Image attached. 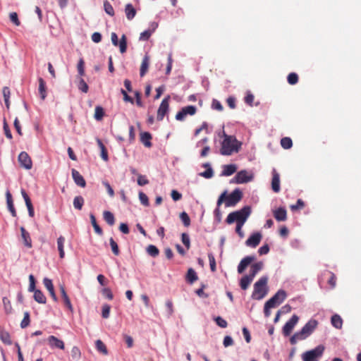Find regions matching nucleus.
<instances>
[{
  "label": "nucleus",
  "instance_id": "obj_15",
  "mask_svg": "<svg viewBox=\"0 0 361 361\" xmlns=\"http://www.w3.org/2000/svg\"><path fill=\"white\" fill-rule=\"evenodd\" d=\"M262 235L259 232L254 233L245 241L248 247H256L260 243Z\"/></svg>",
  "mask_w": 361,
  "mask_h": 361
},
{
  "label": "nucleus",
  "instance_id": "obj_43",
  "mask_svg": "<svg viewBox=\"0 0 361 361\" xmlns=\"http://www.w3.org/2000/svg\"><path fill=\"white\" fill-rule=\"evenodd\" d=\"M104 116V111L102 106H97L95 107L94 110V118L97 121H101Z\"/></svg>",
  "mask_w": 361,
  "mask_h": 361
},
{
  "label": "nucleus",
  "instance_id": "obj_48",
  "mask_svg": "<svg viewBox=\"0 0 361 361\" xmlns=\"http://www.w3.org/2000/svg\"><path fill=\"white\" fill-rule=\"evenodd\" d=\"M180 219L185 227H188L190 225V219L185 212L180 214Z\"/></svg>",
  "mask_w": 361,
  "mask_h": 361
},
{
  "label": "nucleus",
  "instance_id": "obj_34",
  "mask_svg": "<svg viewBox=\"0 0 361 361\" xmlns=\"http://www.w3.org/2000/svg\"><path fill=\"white\" fill-rule=\"evenodd\" d=\"M0 339L6 345L12 344L9 333L1 328L0 329Z\"/></svg>",
  "mask_w": 361,
  "mask_h": 361
},
{
  "label": "nucleus",
  "instance_id": "obj_26",
  "mask_svg": "<svg viewBox=\"0 0 361 361\" xmlns=\"http://www.w3.org/2000/svg\"><path fill=\"white\" fill-rule=\"evenodd\" d=\"M6 202H7V205H8V209L9 212H11V215L13 217H16L17 214H16V211L14 208L12 195H11V192L9 191H7L6 193Z\"/></svg>",
  "mask_w": 361,
  "mask_h": 361
},
{
  "label": "nucleus",
  "instance_id": "obj_60",
  "mask_svg": "<svg viewBox=\"0 0 361 361\" xmlns=\"http://www.w3.org/2000/svg\"><path fill=\"white\" fill-rule=\"evenodd\" d=\"M152 32H153L152 30H149L142 32L140 35V40H142V41L148 40L149 39L150 36L152 35Z\"/></svg>",
  "mask_w": 361,
  "mask_h": 361
},
{
  "label": "nucleus",
  "instance_id": "obj_49",
  "mask_svg": "<svg viewBox=\"0 0 361 361\" xmlns=\"http://www.w3.org/2000/svg\"><path fill=\"white\" fill-rule=\"evenodd\" d=\"M2 301H3L5 312L6 314H10L12 311V306H11V301L6 297L3 298Z\"/></svg>",
  "mask_w": 361,
  "mask_h": 361
},
{
  "label": "nucleus",
  "instance_id": "obj_11",
  "mask_svg": "<svg viewBox=\"0 0 361 361\" xmlns=\"http://www.w3.org/2000/svg\"><path fill=\"white\" fill-rule=\"evenodd\" d=\"M197 111V108L195 106H187L181 109L176 115V119L178 121H183L188 115L193 116Z\"/></svg>",
  "mask_w": 361,
  "mask_h": 361
},
{
  "label": "nucleus",
  "instance_id": "obj_18",
  "mask_svg": "<svg viewBox=\"0 0 361 361\" xmlns=\"http://www.w3.org/2000/svg\"><path fill=\"white\" fill-rule=\"evenodd\" d=\"M21 195L25 200L26 207L28 210V214L30 217H33L35 215L34 207L32 206L31 200L25 190H21Z\"/></svg>",
  "mask_w": 361,
  "mask_h": 361
},
{
  "label": "nucleus",
  "instance_id": "obj_21",
  "mask_svg": "<svg viewBox=\"0 0 361 361\" xmlns=\"http://www.w3.org/2000/svg\"><path fill=\"white\" fill-rule=\"evenodd\" d=\"M72 177L75 183L80 187L85 188L86 182L82 176L75 169H72Z\"/></svg>",
  "mask_w": 361,
  "mask_h": 361
},
{
  "label": "nucleus",
  "instance_id": "obj_41",
  "mask_svg": "<svg viewBox=\"0 0 361 361\" xmlns=\"http://www.w3.org/2000/svg\"><path fill=\"white\" fill-rule=\"evenodd\" d=\"M85 200L82 196H76L73 200V206L76 209L81 210Z\"/></svg>",
  "mask_w": 361,
  "mask_h": 361
},
{
  "label": "nucleus",
  "instance_id": "obj_36",
  "mask_svg": "<svg viewBox=\"0 0 361 361\" xmlns=\"http://www.w3.org/2000/svg\"><path fill=\"white\" fill-rule=\"evenodd\" d=\"M34 299L36 302L41 304H45L47 299L44 293L39 290H35L34 291Z\"/></svg>",
  "mask_w": 361,
  "mask_h": 361
},
{
  "label": "nucleus",
  "instance_id": "obj_35",
  "mask_svg": "<svg viewBox=\"0 0 361 361\" xmlns=\"http://www.w3.org/2000/svg\"><path fill=\"white\" fill-rule=\"evenodd\" d=\"M331 323L335 328L341 329L343 326V319L338 314H334L331 317Z\"/></svg>",
  "mask_w": 361,
  "mask_h": 361
},
{
  "label": "nucleus",
  "instance_id": "obj_10",
  "mask_svg": "<svg viewBox=\"0 0 361 361\" xmlns=\"http://www.w3.org/2000/svg\"><path fill=\"white\" fill-rule=\"evenodd\" d=\"M170 96L166 97L161 102L157 111V119L161 121L169 111Z\"/></svg>",
  "mask_w": 361,
  "mask_h": 361
},
{
  "label": "nucleus",
  "instance_id": "obj_64",
  "mask_svg": "<svg viewBox=\"0 0 361 361\" xmlns=\"http://www.w3.org/2000/svg\"><path fill=\"white\" fill-rule=\"evenodd\" d=\"M149 183V180L147 178L142 175H139L137 177V184L139 185L143 186Z\"/></svg>",
  "mask_w": 361,
  "mask_h": 361
},
{
  "label": "nucleus",
  "instance_id": "obj_16",
  "mask_svg": "<svg viewBox=\"0 0 361 361\" xmlns=\"http://www.w3.org/2000/svg\"><path fill=\"white\" fill-rule=\"evenodd\" d=\"M255 260V256H247L244 257L238 266V272L242 274L247 266Z\"/></svg>",
  "mask_w": 361,
  "mask_h": 361
},
{
  "label": "nucleus",
  "instance_id": "obj_52",
  "mask_svg": "<svg viewBox=\"0 0 361 361\" xmlns=\"http://www.w3.org/2000/svg\"><path fill=\"white\" fill-rule=\"evenodd\" d=\"M109 243H110V245H111V250H112L113 253L116 256H118L120 254V251H119V248H118V244L116 243V242L112 238H111L109 239Z\"/></svg>",
  "mask_w": 361,
  "mask_h": 361
},
{
  "label": "nucleus",
  "instance_id": "obj_20",
  "mask_svg": "<svg viewBox=\"0 0 361 361\" xmlns=\"http://www.w3.org/2000/svg\"><path fill=\"white\" fill-rule=\"evenodd\" d=\"M273 215L278 221H284L287 219V212L283 207H279L274 210Z\"/></svg>",
  "mask_w": 361,
  "mask_h": 361
},
{
  "label": "nucleus",
  "instance_id": "obj_17",
  "mask_svg": "<svg viewBox=\"0 0 361 361\" xmlns=\"http://www.w3.org/2000/svg\"><path fill=\"white\" fill-rule=\"evenodd\" d=\"M271 189L276 193L280 191V176L275 169L272 170Z\"/></svg>",
  "mask_w": 361,
  "mask_h": 361
},
{
  "label": "nucleus",
  "instance_id": "obj_54",
  "mask_svg": "<svg viewBox=\"0 0 361 361\" xmlns=\"http://www.w3.org/2000/svg\"><path fill=\"white\" fill-rule=\"evenodd\" d=\"M287 80L290 85H295L298 82V75L295 73H290Z\"/></svg>",
  "mask_w": 361,
  "mask_h": 361
},
{
  "label": "nucleus",
  "instance_id": "obj_32",
  "mask_svg": "<svg viewBox=\"0 0 361 361\" xmlns=\"http://www.w3.org/2000/svg\"><path fill=\"white\" fill-rule=\"evenodd\" d=\"M237 170V167L235 164H228L224 166V170L222 171V176H229L233 174Z\"/></svg>",
  "mask_w": 361,
  "mask_h": 361
},
{
  "label": "nucleus",
  "instance_id": "obj_23",
  "mask_svg": "<svg viewBox=\"0 0 361 361\" xmlns=\"http://www.w3.org/2000/svg\"><path fill=\"white\" fill-rule=\"evenodd\" d=\"M322 278H327L328 279V283L329 284V286L331 288H334L336 287V275L329 271H325L322 275Z\"/></svg>",
  "mask_w": 361,
  "mask_h": 361
},
{
  "label": "nucleus",
  "instance_id": "obj_55",
  "mask_svg": "<svg viewBox=\"0 0 361 361\" xmlns=\"http://www.w3.org/2000/svg\"><path fill=\"white\" fill-rule=\"evenodd\" d=\"M208 259L209 262L211 271L214 272L216 271V260L212 253L208 254Z\"/></svg>",
  "mask_w": 361,
  "mask_h": 361
},
{
  "label": "nucleus",
  "instance_id": "obj_46",
  "mask_svg": "<svg viewBox=\"0 0 361 361\" xmlns=\"http://www.w3.org/2000/svg\"><path fill=\"white\" fill-rule=\"evenodd\" d=\"M78 87L80 91H82L84 93H87L89 90L87 84L85 82V81L82 77H79Z\"/></svg>",
  "mask_w": 361,
  "mask_h": 361
},
{
  "label": "nucleus",
  "instance_id": "obj_31",
  "mask_svg": "<svg viewBox=\"0 0 361 361\" xmlns=\"http://www.w3.org/2000/svg\"><path fill=\"white\" fill-rule=\"evenodd\" d=\"M125 13L128 20H131L136 15V10L131 4H128L125 8Z\"/></svg>",
  "mask_w": 361,
  "mask_h": 361
},
{
  "label": "nucleus",
  "instance_id": "obj_13",
  "mask_svg": "<svg viewBox=\"0 0 361 361\" xmlns=\"http://www.w3.org/2000/svg\"><path fill=\"white\" fill-rule=\"evenodd\" d=\"M18 161L20 166L26 169H30L32 166L31 158L25 152L20 153L18 155Z\"/></svg>",
  "mask_w": 361,
  "mask_h": 361
},
{
  "label": "nucleus",
  "instance_id": "obj_63",
  "mask_svg": "<svg viewBox=\"0 0 361 361\" xmlns=\"http://www.w3.org/2000/svg\"><path fill=\"white\" fill-rule=\"evenodd\" d=\"M200 176L205 178H211L214 176V171L211 167H209L205 171L201 173Z\"/></svg>",
  "mask_w": 361,
  "mask_h": 361
},
{
  "label": "nucleus",
  "instance_id": "obj_33",
  "mask_svg": "<svg viewBox=\"0 0 361 361\" xmlns=\"http://www.w3.org/2000/svg\"><path fill=\"white\" fill-rule=\"evenodd\" d=\"M262 267L263 263L262 262H258L252 264L249 275L254 279L256 274L262 269Z\"/></svg>",
  "mask_w": 361,
  "mask_h": 361
},
{
  "label": "nucleus",
  "instance_id": "obj_56",
  "mask_svg": "<svg viewBox=\"0 0 361 361\" xmlns=\"http://www.w3.org/2000/svg\"><path fill=\"white\" fill-rule=\"evenodd\" d=\"M111 307L110 305L105 304L102 306V316L103 318L106 319L109 317Z\"/></svg>",
  "mask_w": 361,
  "mask_h": 361
},
{
  "label": "nucleus",
  "instance_id": "obj_58",
  "mask_svg": "<svg viewBox=\"0 0 361 361\" xmlns=\"http://www.w3.org/2000/svg\"><path fill=\"white\" fill-rule=\"evenodd\" d=\"M305 207V203L301 199H298L295 204L290 206V209L295 211L297 209H302Z\"/></svg>",
  "mask_w": 361,
  "mask_h": 361
},
{
  "label": "nucleus",
  "instance_id": "obj_2",
  "mask_svg": "<svg viewBox=\"0 0 361 361\" xmlns=\"http://www.w3.org/2000/svg\"><path fill=\"white\" fill-rule=\"evenodd\" d=\"M319 323L316 319H311L298 332L295 333L290 338L292 345L296 344L299 341H303L308 338L317 329Z\"/></svg>",
  "mask_w": 361,
  "mask_h": 361
},
{
  "label": "nucleus",
  "instance_id": "obj_28",
  "mask_svg": "<svg viewBox=\"0 0 361 361\" xmlns=\"http://www.w3.org/2000/svg\"><path fill=\"white\" fill-rule=\"evenodd\" d=\"M152 135L148 132H144L140 134V141L147 147H152Z\"/></svg>",
  "mask_w": 361,
  "mask_h": 361
},
{
  "label": "nucleus",
  "instance_id": "obj_6",
  "mask_svg": "<svg viewBox=\"0 0 361 361\" xmlns=\"http://www.w3.org/2000/svg\"><path fill=\"white\" fill-rule=\"evenodd\" d=\"M324 350V346L317 345L315 348L306 351L302 355V361H317V358L322 355Z\"/></svg>",
  "mask_w": 361,
  "mask_h": 361
},
{
  "label": "nucleus",
  "instance_id": "obj_1",
  "mask_svg": "<svg viewBox=\"0 0 361 361\" xmlns=\"http://www.w3.org/2000/svg\"><path fill=\"white\" fill-rule=\"evenodd\" d=\"M242 198L243 192L239 188L235 189L230 195H227V191L225 190L219 197L216 204L217 207H219L222 203L224 202L225 206L227 207H233L237 204V203H238L242 200ZM215 213H219V208L215 209Z\"/></svg>",
  "mask_w": 361,
  "mask_h": 361
},
{
  "label": "nucleus",
  "instance_id": "obj_50",
  "mask_svg": "<svg viewBox=\"0 0 361 361\" xmlns=\"http://www.w3.org/2000/svg\"><path fill=\"white\" fill-rule=\"evenodd\" d=\"M104 8L105 12L111 16H114V10L111 4L108 1H104Z\"/></svg>",
  "mask_w": 361,
  "mask_h": 361
},
{
  "label": "nucleus",
  "instance_id": "obj_4",
  "mask_svg": "<svg viewBox=\"0 0 361 361\" xmlns=\"http://www.w3.org/2000/svg\"><path fill=\"white\" fill-rule=\"evenodd\" d=\"M250 214V208L249 207H244L240 210L230 213L226 221L228 224H231L235 221L236 225H244Z\"/></svg>",
  "mask_w": 361,
  "mask_h": 361
},
{
  "label": "nucleus",
  "instance_id": "obj_61",
  "mask_svg": "<svg viewBox=\"0 0 361 361\" xmlns=\"http://www.w3.org/2000/svg\"><path fill=\"white\" fill-rule=\"evenodd\" d=\"M139 199L141 203L145 206H149V200L146 194L142 192H139Z\"/></svg>",
  "mask_w": 361,
  "mask_h": 361
},
{
  "label": "nucleus",
  "instance_id": "obj_5",
  "mask_svg": "<svg viewBox=\"0 0 361 361\" xmlns=\"http://www.w3.org/2000/svg\"><path fill=\"white\" fill-rule=\"evenodd\" d=\"M267 277L262 276L254 284V290L252 294L253 299L261 300L267 295Z\"/></svg>",
  "mask_w": 361,
  "mask_h": 361
},
{
  "label": "nucleus",
  "instance_id": "obj_37",
  "mask_svg": "<svg viewBox=\"0 0 361 361\" xmlns=\"http://www.w3.org/2000/svg\"><path fill=\"white\" fill-rule=\"evenodd\" d=\"M197 279H198V277H197V275L195 271L193 269L190 268L188 270V272L186 274L187 281L190 283H193L195 281H196L197 280Z\"/></svg>",
  "mask_w": 361,
  "mask_h": 361
},
{
  "label": "nucleus",
  "instance_id": "obj_24",
  "mask_svg": "<svg viewBox=\"0 0 361 361\" xmlns=\"http://www.w3.org/2000/svg\"><path fill=\"white\" fill-rule=\"evenodd\" d=\"M60 291H61V293L62 298L63 300L64 305L71 311V312L73 313V307L72 306V304L71 302L69 297L68 296L63 286H60Z\"/></svg>",
  "mask_w": 361,
  "mask_h": 361
},
{
  "label": "nucleus",
  "instance_id": "obj_3",
  "mask_svg": "<svg viewBox=\"0 0 361 361\" xmlns=\"http://www.w3.org/2000/svg\"><path fill=\"white\" fill-rule=\"evenodd\" d=\"M241 143L234 136L227 135L224 133V139L221 143L220 152L222 155H231L233 152H238Z\"/></svg>",
  "mask_w": 361,
  "mask_h": 361
},
{
  "label": "nucleus",
  "instance_id": "obj_39",
  "mask_svg": "<svg viewBox=\"0 0 361 361\" xmlns=\"http://www.w3.org/2000/svg\"><path fill=\"white\" fill-rule=\"evenodd\" d=\"M82 355L81 351L78 346H73L71 350V356L73 360L78 361Z\"/></svg>",
  "mask_w": 361,
  "mask_h": 361
},
{
  "label": "nucleus",
  "instance_id": "obj_29",
  "mask_svg": "<svg viewBox=\"0 0 361 361\" xmlns=\"http://www.w3.org/2000/svg\"><path fill=\"white\" fill-rule=\"evenodd\" d=\"M64 243L65 238L62 235H60L57 239V249L59 250V257L61 259H63L65 257Z\"/></svg>",
  "mask_w": 361,
  "mask_h": 361
},
{
  "label": "nucleus",
  "instance_id": "obj_12",
  "mask_svg": "<svg viewBox=\"0 0 361 361\" xmlns=\"http://www.w3.org/2000/svg\"><path fill=\"white\" fill-rule=\"evenodd\" d=\"M299 317L294 314L291 318L285 324L283 327V334L285 336H288L290 334L295 326L298 324Z\"/></svg>",
  "mask_w": 361,
  "mask_h": 361
},
{
  "label": "nucleus",
  "instance_id": "obj_47",
  "mask_svg": "<svg viewBox=\"0 0 361 361\" xmlns=\"http://www.w3.org/2000/svg\"><path fill=\"white\" fill-rule=\"evenodd\" d=\"M147 252L150 256L153 257L158 256L159 254V249L155 245H149L147 247Z\"/></svg>",
  "mask_w": 361,
  "mask_h": 361
},
{
  "label": "nucleus",
  "instance_id": "obj_51",
  "mask_svg": "<svg viewBox=\"0 0 361 361\" xmlns=\"http://www.w3.org/2000/svg\"><path fill=\"white\" fill-rule=\"evenodd\" d=\"M77 68L79 77L83 76L85 75V61L82 58L80 59L78 63Z\"/></svg>",
  "mask_w": 361,
  "mask_h": 361
},
{
  "label": "nucleus",
  "instance_id": "obj_9",
  "mask_svg": "<svg viewBox=\"0 0 361 361\" xmlns=\"http://www.w3.org/2000/svg\"><path fill=\"white\" fill-rule=\"evenodd\" d=\"M252 176H250L247 171L242 170L236 173L233 178L230 180L231 183L242 184L252 180Z\"/></svg>",
  "mask_w": 361,
  "mask_h": 361
},
{
  "label": "nucleus",
  "instance_id": "obj_27",
  "mask_svg": "<svg viewBox=\"0 0 361 361\" xmlns=\"http://www.w3.org/2000/svg\"><path fill=\"white\" fill-rule=\"evenodd\" d=\"M39 93L40 94V97L42 100H44L47 97V87L46 82L42 78H39Z\"/></svg>",
  "mask_w": 361,
  "mask_h": 361
},
{
  "label": "nucleus",
  "instance_id": "obj_7",
  "mask_svg": "<svg viewBox=\"0 0 361 361\" xmlns=\"http://www.w3.org/2000/svg\"><path fill=\"white\" fill-rule=\"evenodd\" d=\"M286 298V293L283 290H279L276 293L266 302L267 306L273 308L281 304Z\"/></svg>",
  "mask_w": 361,
  "mask_h": 361
},
{
  "label": "nucleus",
  "instance_id": "obj_44",
  "mask_svg": "<svg viewBox=\"0 0 361 361\" xmlns=\"http://www.w3.org/2000/svg\"><path fill=\"white\" fill-rule=\"evenodd\" d=\"M90 219H91L92 225L94 229V231L99 235H102V233H103L102 229L97 224L96 218L93 214H90Z\"/></svg>",
  "mask_w": 361,
  "mask_h": 361
},
{
  "label": "nucleus",
  "instance_id": "obj_57",
  "mask_svg": "<svg viewBox=\"0 0 361 361\" xmlns=\"http://www.w3.org/2000/svg\"><path fill=\"white\" fill-rule=\"evenodd\" d=\"M181 240H182V243H183V245L188 250L190 248V238H189L188 235L185 233H182V235H181Z\"/></svg>",
  "mask_w": 361,
  "mask_h": 361
},
{
  "label": "nucleus",
  "instance_id": "obj_22",
  "mask_svg": "<svg viewBox=\"0 0 361 361\" xmlns=\"http://www.w3.org/2000/svg\"><path fill=\"white\" fill-rule=\"evenodd\" d=\"M43 283H44L45 288L49 291V293L51 297L52 298V299L55 302H56L58 299H57L56 295L55 293L54 285L52 283L51 280L49 279L45 278L43 280Z\"/></svg>",
  "mask_w": 361,
  "mask_h": 361
},
{
  "label": "nucleus",
  "instance_id": "obj_40",
  "mask_svg": "<svg viewBox=\"0 0 361 361\" xmlns=\"http://www.w3.org/2000/svg\"><path fill=\"white\" fill-rule=\"evenodd\" d=\"M97 144L101 149V157L102 158L103 160L108 161V152L104 145L99 139H97Z\"/></svg>",
  "mask_w": 361,
  "mask_h": 361
},
{
  "label": "nucleus",
  "instance_id": "obj_30",
  "mask_svg": "<svg viewBox=\"0 0 361 361\" xmlns=\"http://www.w3.org/2000/svg\"><path fill=\"white\" fill-rule=\"evenodd\" d=\"M253 278L250 276L249 274L243 276L240 281V286L243 290H246L248 288L249 286L253 281Z\"/></svg>",
  "mask_w": 361,
  "mask_h": 361
},
{
  "label": "nucleus",
  "instance_id": "obj_45",
  "mask_svg": "<svg viewBox=\"0 0 361 361\" xmlns=\"http://www.w3.org/2000/svg\"><path fill=\"white\" fill-rule=\"evenodd\" d=\"M281 145L283 149H288L293 145L292 140L288 137H283L281 140Z\"/></svg>",
  "mask_w": 361,
  "mask_h": 361
},
{
  "label": "nucleus",
  "instance_id": "obj_8",
  "mask_svg": "<svg viewBox=\"0 0 361 361\" xmlns=\"http://www.w3.org/2000/svg\"><path fill=\"white\" fill-rule=\"evenodd\" d=\"M111 39L114 46L119 47L121 53L123 54L127 50V39L125 35H123L118 41V35L116 32H111Z\"/></svg>",
  "mask_w": 361,
  "mask_h": 361
},
{
  "label": "nucleus",
  "instance_id": "obj_14",
  "mask_svg": "<svg viewBox=\"0 0 361 361\" xmlns=\"http://www.w3.org/2000/svg\"><path fill=\"white\" fill-rule=\"evenodd\" d=\"M47 342L51 348L65 349L64 342L54 336H49L47 338Z\"/></svg>",
  "mask_w": 361,
  "mask_h": 361
},
{
  "label": "nucleus",
  "instance_id": "obj_25",
  "mask_svg": "<svg viewBox=\"0 0 361 361\" xmlns=\"http://www.w3.org/2000/svg\"><path fill=\"white\" fill-rule=\"evenodd\" d=\"M150 58L148 55H145L142 61L140 75V77H143L147 72L149 66Z\"/></svg>",
  "mask_w": 361,
  "mask_h": 361
},
{
  "label": "nucleus",
  "instance_id": "obj_53",
  "mask_svg": "<svg viewBox=\"0 0 361 361\" xmlns=\"http://www.w3.org/2000/svg\"><path fill=\"white\" fill-rule=\"evenodd\" d=\"M30 313L28 312H24V317L20 323V327L24 329L30 325Z\"/></svg>",
  "mask_w": 361,
  "mask_h": 361
},
{
  "label": "nucleus",
  "instance_id": "obj_19",
  "mask_svg": "<svg viewBox=\"0 0 361 361\" xmlns=\"http://www.w3.org/2000/svg\"><path fill=\"white\" fill-rule=\"evenodd\" d=\"M20 230L24 245L27 248H31L32 247V243L30 233L23 226L20 227Z\"/></svg>",
  "mask_w": 361,
  "mask_h": 361
},
{
  "label": "nucleus",
  "instance_id": "obj_59",
  "mask_svg": "<svg viewBox=\"0 0 361 361\" xmlns=\"http://www.w3.org/2000/svg\"><path fill=\"white\" fill-rule=\"evenodd\" d=\"M11 21L14 23L16 26L20 25V22L18 19V14L16 12L11 13L9 15Z\"/></svg>",
  "mask_w": 361,
  "mask_h": 361
},
{
  "label": "nucleus",
  "instance_id": "obj_62",
  "mask_svg": "<svg viewBox=\"0 0 361 361\" xmlns=\"http://www.w3.org/2000/svg\"><path fill=\"white\" fill-rule=\"evenodd\" d=\"M215 322L216 324L221 328H226L228 326L227 322L221 317H216L215 318Z\"/></svg>",
  "mask_w": 361,
  "mask_h": 361
},
{
  "label": "nucleus",
  "instance_id": "obj_42",
  "mask_svg": "<svg viewBox=\"0 0 361 361\" xmlns=\"http://www.w3.org/2000/svg\"><path fill=\"white\" fill-rule=\"evenodd\" d=\"M97 350L104 355H107L108 350L105 344L101 341L97 340L95 343Z\"/></svg>",
  "mask_w": 361,
  "mask_h": 361
},
{
  "label": "nucleus",
  "instance_id": "obj_38",
  "mask_svg": "<svg viewBox=\"0 0 361 361\" xmlns=\"http://www.w3.org/2000/svg\"><path fill=\"white\" fill-rule=\"evenodd\" d=\"M103 217L105 221L110 226H113L115 223V218L114 214L109 211H105L103 213Z\"/></svg>",
  "mask_w": 361,
  "mask_h": 361
}]
</instances>
